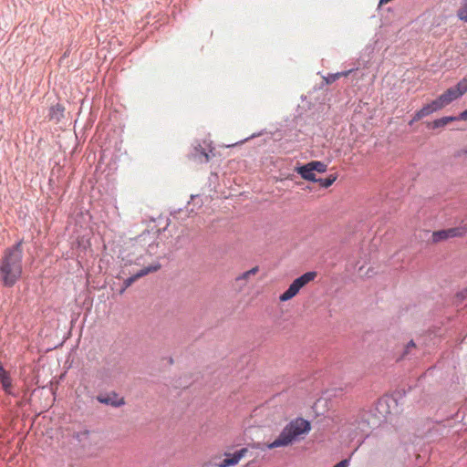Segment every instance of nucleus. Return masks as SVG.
I'll return each mask as SVG.
<instances>
[{
	"label": "nucleus",
	"mask_w": 467,
	"mask_h": 467,
	"mask_svg": "<svg viewBox=\"0 0 467 467\" xmlns=\"http://www.w3.org/2000/svg\"><path fill=\"white\" fill-rule=\"evenodd\" d=\"M22 243L7 248L0 261V279L5 286H13L22 275Z\"/></svg>",
	"instance_id": "1"
},
{
	"label": "nucleus",
	"mask_w": 467,
	"mask_h": 467,
	"mask_svg": "<svg viewBox=\"0 0 467 467\" xmlns=\"http://www.w3.org/2000/svg\"><path fill=\"white\" fill-rule=\"evenodd\" d=\"M310 430L311 425L308 420L303 418H296L283 429L274 441L267 443L265 446L269 450L288 446L299 440L303 435L307 434Z\"/></svg>",
	"instance_id": "2"
},
{
	"label": "nucleus",
	"mask_w": 467,
	"mask_h": 467,
	"mask_svg": "<svg viewBox=\"0 0 467 467\" xmlns=\"http://www.w3.org/2000/svg\"><path fill=\"white\" fill-rule=\"evenodd\" d=\"M316 276V272H307L302 275L301 276L297 277L289 285L288 289L279 296V300L281 302H285L292 299L298 294L302 287H304L309 282L313 281Z\"/></svg>",
	"instance_id": "3"
},
{
	"label": "nucleus",
	"mask_w": 467,
	"mask_h": 467,
	"mask_svg": "<svg viewBox=\"0 0 467 467\" xmlns=\"http://www.w3.org/2000/svg\"><path fill=\"white\" fill-rule=\"evenodd\" d=\"M466 93V88L463 86V84H457L456 86L448 88L446 91H444L442 94H441V100L445 103V105H449L453 100L459 99L463 94Z\"/></svg>",
	"instance_id": "4"
},
{
	"label": "nucleus",
	"mask_w": 467,
	"mask_h": 467,
	"mask_svg": "<svg viewBox=\"0 0 467 467\" xmlns=\"http://www.w3.org/2000/svg\"><path fill=\"white\" fill-rule=\"evenodd\" d=\"M161 268V265L159 263L153 264L150 266L144 267L141 270H140L137 274L133 275L132 276H130L129 278L124 280V287L120 291L121 293L127 289L129 286H130L135 281H137L139 278L153 272H157Z\"/></svg>",
	"instance_id": "5"
},
{
	"label": "nucleus",
	"mask_w": 467,
	"mask_h": 467,
	"mask_svg": "<svg viewBox=\"0 0 467 467\" xmlns=\"http://www.w3.org/2000/svg\"><path fill=\"white\" fill-rule=\"evenodd\" d=\"M97 400L103 404L110 405L112 407H120L125 404L123 398H119L116 393H111L107 396H98Z\"/></svg>",
	"instance_id": "6"
},
{
	"label": "nucleus",
	"mask_w": 467,
	"mask_h": 467,
	"mask_svg": "<svg viewBox=\"0 0 467 467\" xmlns=\"http://www.w3.org/2000/svg\"><path fill=\"white\" fill-rule=\"evenodd\" d=\"M459 229L451 228L448 230L437 231L432 234V241L438 243L441 240L459 235Z\"/></svg>",
	"instance_id": "7"
},
{
	"label": "nucleus",
	"mask_w": 467,
	"mask_h": 467,
	"mask_svg": "<svg viewBox=\"0 0 467 467\" xmlns=\"http://www.w3.org/2000/svg\"><path fill=\"white\" fill-rule=\"evenodd\" d=\"M296 171L301 175V177L306 181L310 182H317L315 171H313L309 163H306L303 166L296 167Z\"/></svg>",
	"instance_id": "8"
},
{
	"label": "nucleus",
	"mask_w": 467,
	"mask_h": 467,
	"mask_svg": "<svg viewBox=\"0 0 467 467\" xmlns=\"http://www.w3.org/2000/svg\"><path fill=\"white\" fill-rule=\"evenodd\" d=\"M65 108L61 104H56L49 109L48 119L59 122L64 118Z\"/></svg>",
	"instance_id": "9"
},
{
	"label": "nucleus",
	"mask_w": 467,
	"mask_h": 467,
	"mask_svg": "<svg viewBox=\"0 0 467 467\" xmlns=\"http://www.w3.org/2000/svg\"><path fill=\"white\" fill-rule=\"evenodd\" d=\"M441 99V96H439L436 99L422 107L428 116L446 107L445 103Z\"/></svg>",
	"instance_id": "10"
},
{
	"label": "nucleus",
	"mask_w": 467,
	"mask_h": 467,
	"mask_svg": "<svg viewBox=\"0 0 467 467\" xmlns=\"http://www.w3.org/2000/svg\"><path fill=\"white\" fill-rule=\"evenodd\" d=\"M192 158L199 163H206L210 161L209 153L206 152L200 144L194 147V152L192 154Z\"/></svg>",
	"instance_id": "11"
},
{
	"label": "nucleus",
	"mask_w": 467,
	"mask_h": 467,
	"mask_svg": "<svg viewBox=\"0 0 467 467\" xmlns=\"http://www.w3.org/2000/svg\"><path fill=\"white\" fill-rule=\"evenodd\" d=\"M0 381L3 386V389L6 393L11 392L12 388V380L9 377L7 371L3 368V366L0 364Z\"/></svg>",
	"instance_id": "12"
},
{
	"label": "nucleus",
	"mask_w": 467,
	"mask_h": 467,
	"mask_svg": "<svg viewBox=\"0 0 467 467\" xmlns=\"http://www.w3.org/2000/svg\"><path fill=\"white\" fill-rule=\"evenodd\" d=\"M247 451L248 450L246 448H243L240 451L234 452L230 457L225 458L226 465H228L229 467L237 464L241 461V459H243L246 455Z\"/></svg>",
	"instance_id": "13"
},
{
	"label": "nucleus",
	"mask_w": 467,
	"mask_h": 467,
	"mask_svg": "<svg viewBox=\"0 0 467 467\" xmlns=\"http://www.w3.org/2000/svg\"><path fill=\"white\" fill-rule=\"evenodd\" d=\"M458 120V117H442L441 119H435L432 121L430 126L433 129L444 127L448 125L449 123Z\"/></svg>",
	"instance_id": "14"
},
{
	"label": "nucleus",
	"mask_w": 467,
	"mask_h": 467,
	"mask_svg": "<svg viewBox=\"0 0 467 467\" xmlns=\"http://www.w3.org/2000/svg\"><path fill=\"white\" fill-rule=\"evenodd\" d=\"M457 16L460 20L467 23V0H462L457 10Z\"/></svg>",
	"instance_id": "15"
},
{
	"label": "nucleus",
	"mask_w": 467,
	"mask_h": 467,
	"mask_svg": "<svg viewBox=\"0 0 467 467\" xmlns=\"http://www.w3.org/2000/svg\"><path fill=\"white\" fill-rule=\"evenodd\" d=\"M337 178V176L336 174H330L325 179H317V182H318L324 188H328L336 182Z\"/></svg>",
	"instance_id": "16"
},
{
	"label": "nucleus",
	"mask_w": 467,
	"mask_h": 467,
	"mask_svg": "<svg viewBox=\"0 0 467 467\" xmlns=\"http://www.w3.org/2000/svg\"><path fill=\"white\" fill-rule=\"evenodd\" d=\"M308 163L311 166L313 171H317L319 173H323L327 171V164H325L322 161H313Z\"/></svg>",
	"instance_id": "17"
},
{
	"label": "nucleus",
	"mask_w": 467,
	"mask_h": 467,
	"mask_svg": "<svg viewBox=\"0 0 467 467\" xmlns=\"http://www.w3.org/2000/svg\"><path fill=\"white\" fill-rule=\"evenodd\" d=\"M259 271V267L258 266H254L253 267L252 269L243 273L241 275H239L237 278H236V281H242V280H247L251 275H254L255 274H257V272Z\"/></svg>",
	"instance_id": "18"
},
{
	"label": "nucleus",
	"mask_w": 467,
	"mask_h": 467,
	"mask_svg": "<svg viewBox=\"0 0 467 467\" xmlns=\"http://www.w3.org/2000/svg\"><path fill=\"white\" fill-rule=\"evenodd\" d=\"M427 116H428V115H427V113H426V112L424 111V109L421 108L420 110H418V111L414 114V116H413L412 119L410 121V123H409V124H410V125H412L414 122H416V121H418V120H420V119H423V118L427 117Z\"/></svg>",
	"instance_id": "19"
},
{
	"label": "nucleus",
	"mask_w": 467,
	"mask_h": 467,
	"mask_svg": "<svg viewBox=\"0 0 467 467\" xmlns=\"http://www.w3.org/2000/svg\"><path fill=\"white\" fill-rule=\"evenodd\" d=\"M348 460H343V461L339 462L338 463H337L333 467H348Z\"/></svg>",
	"instance_id": "20"
},
{
	"label": "nucleus",
	"mask_w": 467,
	"mask_h": 467,
	"mask_svg": "<svg viewBox=\"0 0 467 467\" xmlns=\"http://www.w3.org/2000/svg\"><path fill=\"white\" fill-rule=\"evenodd\" d=\"M458 119L460 120H466L467 119V109L461 112V114L458 117Z\"/></svg>",
	"instance_id": "21"
},
{
	"label": "nucleus",
	"mask_w": 467,
	"mask_h": 467,
	"mask_svg": "<svg viewBox=\"0 0 467 467\" xmlns=\"http://www.w3.org/2000/svg\"><path fill=\"white\" fill-rule=\"evenodd\" d=\"M326 81L327 84H331L334 81H336L335 77L333 75H329L327 78H326Z\"/></svg>",
	"instance_id": "22"
},
{
	"label": "nucleus",
	"mask_w": 467,
	"mask_h": 467,
	"mask_svg": "<svg viewBox=\"0 0 467 467\" xmlns=\"http://www.w3.org/2000/svg\"><path fill=\"white\" fill-rule=\"evenodd\" d=\"M459 84H463V86L466 88V92H467V76L465 78H463L460 82H458Z\"/></svg>",
	"instance_id": "23"
},
{
	"label": "nucleus",
	"mask_w": 467,
	"mask_h": 467,
	"mask_svg": "<svg viewBox=\"0 0 467 467\" xmlns=\"http://www.w3.org/2000/svg\"><path fill=\"white\" fill-rule=\"evenodd\" d=\"M218 467H228L226 465V459L223 460L220 463L217 464Z\"/></svg>",
	"instance_id": "24"
},
{
	"label": "nucleus",
	"mask_w": 467,
	"mask_h": 467,
	"mask_svg": "<svg viewBox=\"0 0 467 467\" xmlns=\"http://www.w3.org/2000/svg\"><path fill=\"white\" fill-rule=\"evenodd\" d=\"M410 348H415V343L412 340L407 345V351L406 352H409V349Z\"/></svg>",
	"instance_id": "25"
},
{
	"label": "nucleus",
	"mask_w": 467,
	"mask_h": 467,
	"mask_svg": "<svg viewBox=\"0 0 467 467\" xmlns=\"http://www.w3.org/2000/svg\"><path fill=\"white\" fill-rule=\"evenodd\" d=\"M341 74L342 73L338 72V73L333 74V77H335V79L337 80V78H339L341 77Z\"/></svg>",
	"instance_id": "26"
},
{
	"label": "nucleus",
	"mask_w": 467,
	"mask_h": 467,
	"mask_svg": "<svg viewBox=\"0 0 467 467\" xmlns=\"http://www.w3.org/2000/svg\"><path fill=\"white\" fill-rule=\"evenodd\" d=\"M390 1H391V0H380V1H379V5H384V4H387V3L390 2Z\"/></svg>",
	"instance_id": "27"
},
{
	"label": "nucleus",
	"mask_w": 467,
	"mask_h": 467,
	"mask_svg": "<svg viewBox=\"0 0 467 467\" xmlns=\"http://www.w3.org/2000/svg\"><path fill=\"white\" fill-rule=\"evenodd\" d=\"M351 71H352V70H348V71L342 72L343 74H341V77H347V76H348V74H349Z\"/></svg>",
	"instance_id": "28"
},
{
	"label": "nucleus",
	"mask_w": 467,
	"mask_h": 467,
	"mask_svg": "<svg viewBox=\"0 0 467 467\" xmlns=\"http://www.w3.org/2000/svg\"><path fill=\"white\" fill-rule=\"evenodd\" d=\"M463 293H466V295H467V288L465 289V291H463V292L462 293V295Z\"/></svg>",
	"instance_id": "29"
}]
</instances>
